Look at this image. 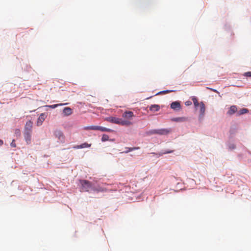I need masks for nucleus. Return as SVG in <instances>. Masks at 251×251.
Listing matches in <instances>:
<instances>
[{"instance_id": "obj_1", "label": "nucleus", "mask_w": 251, "mask_h": 251, "mask_svg": "<svg viewBox=\"0 0 251 251\" xmlns=\"http://www.w3.org/2000/svg\"><path fill=\"white\" fill-rule=\"evenodd\" d=\"M105 120L111 123L120 125L122 126H128L132 124V122L128 120H123L121 118L115 117H108L105 119Z\"/></svg>"}, {"instance_id": "obj_2", "label": "nucleus", "mask_w": 251, "mask_h": 251, "mask_svg": "<svg viewBox=\"0 0 251 251\" xmlns=\"http://www.w3.org/2000/svg\"><path fill=\"white\" fill-rule=\"evenodd\" d=\"M81 184V191L83 192H88L92 188V183L91 182L86 180H80Z\"/></svg>"}, {"instance_id": "obj_3", "label": "nucleus", "mask_w": 251, "mask_h": 251, "mask_svg": "<svg viewBox=\"0 0 251 251\" xmlns=\"http://www.w3.org/2000/svg\"><path fill=\"white\" fill-rule=\"evenodd\" d=\"M54 135L61 143L65 142V137L61 130H56L54 132Z\"/></svg>"}, {"instance_id": "obj_4", "label": "nucleus", "mask_w": 251, "mask_h": 251, "mask_svg": "<svg viewBox=\"0 0 251 251\" xmlns=\"http://www.w3.org/2000/svg\"><path fill=\"white\" fill-rule=\"evenodd\" d=\"M33 126V123L31 121L26 122L25 126L24 132L32 133V128Z\"/></svg>"}, {"instance_id": "obj_5", "label": "nucleus", "mask_w": 251, "mask_h": 251, "mask_svg": "<svg viewBox=\"0 0 251 251\" xmlns=\"http://www.w3.org/2000/svg\"><path fill=\"white\" fill-rule=\"evenodd\" d=\"M171 108L174 110H179L181 108L180 102L178 101L173 102L171 104Z\"/></svg>"}, {"instance_id": "obj_6", "label": "nucleus", "mask_w": 251, "mask_h": 251, "mask_svg": "<svg viewBox=\"0 0 251 251\" xmlns=\"http://www.w3.org/2000/svg\"><path fill=\"white\" fill-rule=\"evenodd\" d=\"M123 118L126 119V120H128L131 119L134 116L133 112L132 111H125L122 115Z\"/></svg>"}, {"instance_id": "obj_7", "label": "nucleus", "mask_w": 251, "mask_h": 251, "mask_svg": "<svg viewBox=\"0 0 251 251\" xmlns=\"http://www.w3.org/2000/svg\"><path fill=\"white\" fill-rule=\"evenodd\" d=\"M171 132V129L168 128H162V129H157V133L158 135H167Z\"/></svg>"}, {"instance_id": "obj_8", "label": "nucleus", "mask_w": 251, "mask_h": 251, "mask_svg": "<svg viewBox=\"0 0 251 251\" xmlns=\"http://www.w3.org/2000/svg\"><path fill=\"white\" fill-rule=\"evenodd\" d=\"M25 139L27 144H29L31 142V133L24 132Z\"/></svg>"}, {"instance_id": "obj_9", "label": "nucleus", "mask_w": 251, "mask_h": 251, "mask_svg": "<svg viewBox=\"0 0 251 251\" xmlns=\"http://www.w3.org/2000/svg\"><path fill=\"white\" fill-rule=\"evenodd\" d=\"M46 117V114L45 113H42L40 115L37 122V125L38 126H40L42 125L43 122L45 120Z\"/></svg>"}, {"instance_id": "obj_10", "label": "nucleus", "mask_w": 251, "mask_h": 251, "mask_svg": "<svg viewBox=\"0 0 251 251\" xmlns=\"http://www.w3.org/2000/svg\"><path fill=\"white\" fill-rule=\"evenodd\" d=\"M237 111V108L236 106L232 105L230 106L229 109L227 111V114L229 115H231L235 113H236Z\"/></svg>"}, {"instance_id": "obj_11", "label": "nucleus", "mask_w": 251, "mask_h": 251, "mask_svg": "<svg viewBox=\"0 0 251 251\" xmlns=\"http://www.w3.org/2000/svg\"><path fill=\"white\" fill-rule=\"evenodd\" d=\"M200 116L201 117H202L204 114L205 109V105L202 102H201L200 103Z\"/></svg>"}, {"instance_id": "obj_12", "label": "nucleus", "mask_w": 251, "mask_h": 251, "mask_svg": "<svg viewBox=\"0 0 251 251\" xmlns=\"http://www.w3.org/2000/svg\"><path fill=\"white\" fill-rule=\"evenodd\" d=\"M63 113L64 114V115H65L66 116H68L72 114V110L71 108H70V107H65L63 109Z\"/></svg>"}, {"instance_id": "obj_13", "label": "nucleus", "mask_w": 251, "mask_h": 251, "mask_svg": "<svg viewBox=\"0 0 251 251\" xmlns=\"http://www.w3.org/2000/svg\"><path fill=\"white\" fill-rule=\"evenodd\" d=\"M159 109H160V106L157 104L151 105L150 107V109L151 111H152L154 112L158 111L159 110Z\"/></svg>"}, {"instance_id": "obj_14", "label": "nucleus", "mask_w": 251, "mask_h": 251, "mask_svg": "<svg viewBox=\"0 0 251 251\" xmlns=\"http://www.w3.org/2000/svg\"><path fill=\"white\" fill-rule=\"evenodd\" d=\"M91 147V144H89L87 143H83L80 145L77 146L76 147H75L76 149H82V148H88Z\"/></svg>"}, {"instance_id": "obj_15", "label": "nucleus", "mask_w": 251, "mask_h": 251, "mask_svg": "<svg viewBox=\"0 0 251 251\" xmlns=\"http://www.w3.org/2000/svg\"><path fill=\"white\" fill-rule=\"evenodd\" d=\"M173 120L177 122H182L187 121V118L185 117H178L174 118Z\"/></svg>"}, {"instance_id": "obj_16", "label": "nucleus", "mask_w": 251, "mask_h": 251, "mask_svg": "<svg viewBox=\"0 0 251 251\" xmlns=\"http://www.w3.org/2000/svg\"><path fill=\"white\" fill-rule=\"evenodd\" d=\"M99 130H100V131H102V132H105V131H106V132H112V131H113V130H112V129H111L110 128H107L104 127L100 126H99Z\"/></svg>"}, {"instance_id": "obj_17", "label": "nucleus", "mask_w": 251, "mask_h": 251, "mask_svg": "<svg viewBox=\"0 0 251 251\" xmlns=\"http://www.w3.org/2000/svg\"><path fill=\"white\" fill-rule=\"evenodd\" d=\"M147 134L148 135H151L153 134H157V129H152L147 132Z\"/></svg>"}, {"instance_id": "obj_18", "label": "nucleus", "mask_w": 251, "mask_h": 251, "mask_svg": "<svg viewBox=\"0 0 251 251\" xmlns=\"http://www.w3.org/2000/svg\"><path fill=\"white\" fill-rule=\"evenodd\" d=\"M66 104H67V103H66L55 104H53V105H47V106L51 108H55L58 106L63 105H66Z\"/></svg>"}, {"instance_id": "obj_19", "label": "nucleus", "mask_w": 251, "mask_h": 251, "mask_svg": "<svg viewBox=\"0 0 251 251\" xmlns=\"http://www.w3.org/2000/svg\"><path fill=\"white\" fill-rule=\"evenodd\" d=\"M127 149V150L125 151L126 153H127V152H129L130 151H133L134 150H138L140 149V148L139 147H133V148H128Z\"/></svg>"}, {"instance_id": "obj_20", "label": "nucleus", "mask_w": 251, "mask_h": 251, "mask_svg": "<svg viewBox=\"0 0 251 251\" xmlns=\"http://www.w3.org/2000/svg\"><path fill=\"white\" fill-rule=\"evenodd\" d=\"M109 140V136L106 134H103L101 138V141L102 142L107 141Z\"/></svg>"}, {"instance_id": "obj_21", "label": "nucleus", "mask_w": 251, "mask_h": 251, "mask_svg": "<svg viewBox=\"0 0 251 251\" xmlns=\"http://www.w3.org/2000/svg\"><path fill=\"white\" fill-rule=\"evenodd\" d=\"M248 112V110L246 108H242L240 111V114H243L247 113Z\"/></svg>"}, {"instance_id": "obj_22", "label": "nucleus", "mask_w": 251, "mask_h": 251, "mask_svg": "<svg viewBox=\"0 0 251 251\" xmlns=\"http://www.w3.org/2000/svg\"><path fill=\"white\" fill-rule=\"evenodd\" d=\"M174 92L173 90H166V91H163L159 93V94H167L170 92Z\"/></svg>"}, {"instance_id": "obj_23", "label": "nucleus", "mask_w": 251, "mask_h": 251, "mask_svg": "<svg viewBox=\"0 0 251 251\" xmlns=\"http://www.w3.org/2000/svg\"><path fill=\"white\" fill-rule=\"evenodd\" d=\"M193 101L194 105L196 106H197L199 105V102H198V100H197V99L196 98L193 99Z\"/></svg>"}, {"instance_id": "obj_24", "label": "nucleus", "mask_w": 251, "mask_h": 251, "mask_svg": "<svg viewBox=\"0 0 251 251\" xmlns=\"http://www.w3.org/2000/svg\"><path fill=\"white\" fill-rule=\"evenodd\" d=\"M244 76L247 77H251V72H248L244 74Z\"/></svg>"}, {"instance_id": "obj_25", "label": "nucleus", "mask_w": 251, "mask_h": 251, "mask_svg": "<svg viewBox=\"0 0 251 251\" xmlns=\"http://www.w3.org/2000/svg\"><path fill=\"white\" fill-rule=\"evenodd\" d=\"M99 126H92V130H99Z\"/></svg>"}, {"instance_id": "obj_26", "label": "nucleus", "mask_w": 251, "mask_h": 251, "mask_svg": "<svg viewBox=\"0 0 251 251\" xmlns=\"http://www.w3.org/2000/svg\"><path fill=\"white\" fill-rule=\"evenodd\" d=\"M85 130H92V126H86L84 127Z\"/></svg>"}, {"instance_id": "obj_27", "label": "nucleus", "mask_w": 251, "mask_h": 251, "mask_svg": "<svg viewBox=\"0 0 251 251\" xmlns=\"http://www.w3.org/2000/svg\"><path fill=\"white\" fill-rule=\"evenodd\" d=\"M207 88L210 89L211 91H213L214 92H216V93H217L218 94L219 93V92L217 90H216V89H214L210 88Z\"/></svg>"}, {"instance_id": "obj_28", "label": "nucleus", "mask_w": 251, "mask_h": 251, "mask_svg": "<svg viewBox=\"0 0 251 251\" xmlns=\"http://www.w3.org/2000/svg\"><path fill=\"white\" fill-rule=\"evenodd\" d=\"M11 146L12 147H16V144L15 143V140L13 139L11 143Z\"/></svg>"}, {"instance_id": "obj_29", "label": "nucleus", "mask_w": 251, "mask_h": 251, "mask_svg": "<svg viewBox=\"0 0 251 251\" xmlns=\"http://www.w3.org/2000/svg\"><path fill=\"white\" fill-rule=\"evenodd\" d=\"M229 148L230 149H234L235 148V146L233 144H232V145H230L229 146Z\"/></svg>"}, {"instance_id": "obj_30", "label": "nucleus", "mask_w": 251, "mask_h": 251, "mask_svg": "<svg viewBox=\"0 0 251 251\" xmlns=\"http://www.w3.org/2000/svg\"><path fill=\"white\" fill-rule=\"evenodd\" d=\"M173 151H168L163 153V154L170 153L173 152Z\"/></svg>"}, {"instance_id": "obj_31", "label": "nucleus", "mask_w": 251, "mask_h": 251, "mask_svg": "<svg viewBox=\"0 0 251 251\" xmlns=\"http://www.w3.org/2000/svg\"><path fill=\"white\" fill-rule=\"evenodd\" d=\"M3 144V141L0 140V146H1Z\"/></svg>"}]
</instances>
